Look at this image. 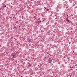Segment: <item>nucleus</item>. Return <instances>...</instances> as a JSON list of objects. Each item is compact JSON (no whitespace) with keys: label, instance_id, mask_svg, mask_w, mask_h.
Here are the masks:
<instances>
[{"label":"nucleus","instance_id":"7ed1b4c3","mask_svg":"<svg viewBox=\"0 0 77 77\" xmlns=\"http://www.w3.org/2000/svg\"><path fill=\"white\" fill-rule=\"evenodd\" d=\"M37 3H38V5H39V2H37Z\"/></svg>","mask_w":77,"mask_h":77},{"label":"nucleus","instance_id":"20e7f679","mask_svg":"<svg viewBox=\"0 0 77 77\" xmlns=\"http://www.w3.org/2000/svg\"><path fill=\"white\" fill-rule=\"evenodd\" d=\"M47 11H49V9H47Z\"/></svg>","mask_w":77,"mask_h":77},{"label":"nucleus","instance_id":"423d86ee","mask_svg":"<svg viewBox=\"0 0 77 77\" xmlns=\"http://www.w3.org/2000/svg\"><path fill=\"white\" fill-rule=\"evenodd\" d=\"M18 53H19L18 52Z\"/></svg>","mask_w":77,"mask_h":77},{"label":"nucleus","instance_id":"0eeeda50","mask_svg":"<svg viewBox=\"0 0 77 77\" xmlns=\"http://www.w3.org/2000/svg\"><path fill=\"white\" fill-rule=\"evenodd\" d=\"M73 52H74V51H73Z\"/></svg>","mask_w":77,"mask_h":77},{"label":"nucleus","instance_id":"f257e3e1","mask_svg":"<svg viewBox=\"0 0 77 77\" xmlns=\"http://www.w3.org/2000/svg\"><path fill=\"white\" fill-rule=\"evenodd\" d=\"M16 55L15 54L14 55H13V58H14V57H15Z\"/></svg>","mask_w":77,"mask_h":77},{"label":"nucleus","instance_id":"39448f33","mask_svg":"<svg viewBox=\"0 0 77 77\" xmlns=\"http://www.w3.org/2000/svg\"><path fill=\"white\" fill-rule=\"evenodd\" d=\"M4 7H6V5H5V6H4Z\"/></svg>","mask_w":77,"mask_h":77},{"label":"nucleus","instance_id":"f03ea898","mask_svg":"<svg viewBox=\"0 0 77 77\" xmlns=\"http://www.w3.org/2000/svg\"><path fill=\"white\" fill-rule=\"evenodd\" d=\"M67 21L68 22H69V20H68V19H67Z\"/></svg>","mask_w":77,"mask_h":77}]
</instances>
